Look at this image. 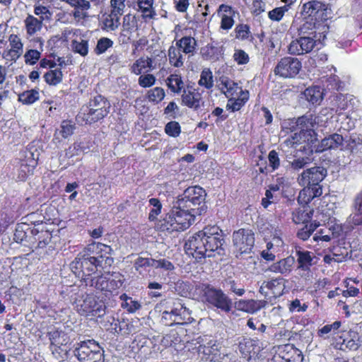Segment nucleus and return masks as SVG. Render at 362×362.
Wrapping results in <instances>:
<instances>
[{
  "mask_svg": "<svg viewBox=\"0 0 362 362\" xmlns=\"http://www.w3.org/2000/svg\"><path fill=\"white\" fill-rule=\"evenodd\" d=\"M72 49L74 52L79 54L82 57H85L88 53V42L86 40H73Z\"/></svg>",
  "mask_w": 362,
  "mask_h": 362,
  "instance_id": "50",
  "label": "nucleus"
},
{
  "mask_svg": "<svg viewBox=\"0 0 362 362\" xmlns=\"http://www.w3.org/2000/svg\"><path fill=\"white\" fill-rule=\"evenodd\" d=\"M321 116L307 114L298 118L296 126L299 133H295L286 139L281 144L282 148H293L295 151L310 150L313 152V144L317 142L315 129L325 125Z\"/></svg>",
  "mask_w": 362,
  "mask_h": 362,
  "instance_id": "2",
  "label": "nucleus"
},
{
  "mask_svg": "<svg viewBox=\"0 0 362 362\" xmlns=\"http://www.w3.org/2000/svg\"><path fill=\"white\" fill-rule=\"evenodd\" d=\"M76 129L75 124L71 120H63L61 123L59 134L66 139L74 134Z\"/></svg>",
  "mask_w": 362,
  "mask_h": 362,
  "instance_id": "51",
  "label": "nucleus"
},
{
  "mask_svg": "<svg viewBox=\"0 0 362 362\" xmlns=\"http://www.w3.org/2000/svg\"><path fill=\"white\" fill-rule=\"evenodd\" d=\"M288 11V6L277 7L268 13V17L273 21H280Z\"/></svg>",
  "mask_w": 362,
  "mask_h": 362,
  "instance_id": "55",
  "label": "nucleus"
},
{
  "mask_svg": "<svg viewBox=\"0 0 362 362\" xmlns=\"http://www.w3.org/2000/svg\"><path fill=\"white\" fill-rule=\"evenodd\" d=\"M161 305L169 310L173 317L177 320V325L188 324L193 320L191 311L185 306L180 299L165 300L161 303Z\"/></svg>",
  "mask_w": 362,
  "mask_h": 362,
  "instance_id": "13",
  "label": "nucleus"
},
{
  "mask_svg": "<svg viewBox=\"0 0 362 362\" xmlns=\"http://www.w3.org/2000/svg\"><path fill=\"white\" fill-rule=\"evenodd\" d=\"M334 238V233L330 228H323L317 231L313 235V239L315 242H329Z\"/></svg>",
  "mask_w": 362,
  "mask_h": 362,
  "instance_id": "53",
  "label": "nucleus"
},
{
  "mask_svg": "<svg viewBox=\"0 0 362 362\" xmlns=\"http://www.w3.org/2000/svg\"><path fill=\"white\" fill-rule=\"evenodd\" d=\"M268 160L269 168H271V172L276 170L280 166V158L275 150H272L269 153Z\"/></svg>",
  "mask_w": 362,
  "mask_h": 362,
  "instance_id": "61",
  "label": "nucleus"
},
{
  "mask_svg": "<svg viewBox=\"0 0 362 362\" xmlns=\"http://www.w3.org/2000/svg\"><path fill=\"white\" fill-rule=\"evenodd\" d=\"M344 138L341 134H332L322 139L321 142L313 144V151L322 152L330 149H337L343 145Z\"/></svg>",
  "mask_w": 362,
  "mask_h": 362,
  "instance_id": "19",
  "label": "nucleus"
},
{
  "mask_svg": "<svg viewBox=\"0 0 362 362\" xmlns=\"http://www.w3.org/2000/svg\"><path fill=\"white\" fill-rule=\"evenodd\" d=\"M236 38L240 40H247L250 37V31L249 25L246 24H240L235 29Z\"/></svg>",
  "mask_w": 362,
  "mask_h": 362,
  "instance_id": "63",
  "label": "nucleus"
},
{
  "mask_svg": "<svg viewBox=\"0 0 362 362\" xmlns=\"http://www.w3.org/2000/svg\"><path fill=\"white\" fill-rule=\"evenodd\" d=\"M30 156L25 159L21 160L15 171L16 180L25 181L28 177L33 174L34 169L37 165L36 160L33 158V153H30Z\"/></svg>",
  "mask_w": 362,
  "mask_h": 362,
  "instance_id": "18",
  "label": "nucleus"
},
{
  "mask_svg": "<svg viewBox=\"0 0 362 362\" xmlns=\"http://www.w3.org/2000/svg\"><path fill=\"white\" fill-rule=\"evenodd\" d=\"M165 133L173 137H177L180 134V126L177 122H168L165 127Z\"/></svg>",
  "mask_w": 362,
  "mask_h": 362,
  "instance_id": "60",
  "label": "nucleus"
},
{
  "mask_svg": "<svg viewBox=\"0 0 362 362\" xmlns=\"http://www.w3.org/2000/svg\"><path fill=\"white\" fill-rule=\"evenodd\" d=\"M198 83L206 89H211L214 86L213 74L209 69L202 70Z\"/></svg>",
  "mask_w": 362,
  "mask_h": 362,
  "instance_id": "44",
  "label": "nucleus"
},
{
  "mask_svg": "<svg viewBox=\"0 0 362 362\" xmlns=\"http://www.w3.org/2000/svg\"><path fill=\"white\" fill-rule=\"evenodd\" d=\"M291 29L296 31L299 37H319L322 33L317 32L315 23L313 19L300 20L299 22L296 20L291 25Z\"/></svg>",
  "mask_w": 362,
  "mask_h": 362,
  "instance_id": "17",
  "label": "nucleus"
},
{
  "mask_svg": "<svg viewBox=\"0 0 362 362\" xmlns=\"http://www.w3.org/2000/svg\"><path fill=\"white\" fill-rule=\"evenodd\" d=\"M255 348V341L251 339L244 338L240 341L238 349L240 352L245 357L247 356L251 352L254 351Z\"/></svg>",
  "mask_w": 362,
  "mask_h": 362,
  "instance_id": "46",
  "label": "nucleus"
},
{
  "mask_svg": "<svg viewBox=\"0 0 362 362\" xmlns=\"http://www.w3.org/2000/svg\"><path fill=\"white\" fill-rule=\"evenodd\" d=\"M110 108L91 109L83 113V119L88 124H92L103 119L110 112Z\"/></svg>",
  "mask_w": 362,
  "mask_h": 362,
  "instance_id": "33",
  "label": "nucleus"
},
{
  "mask_svg": "<svg viewBox=\"0 0 362 362\" xmlns=\"http://www.w3.org/2000/svg\"><path fill=\"white\" fill-rule=\"evenodd\" d=\"M319 226L320 223L317 222L310 223L309 225L306 224L298 229L297 232L298 238L302 240H308Z\"/></svg>",
  "mask_w": 362,
  "mask_h": 362,
  "instance_id": "45",
  "label": "nucleus"
},
{
  "mask_svg": "<svg viewBox=\"0 0 362 362\" xmlns=\"http://www.w3.org/2000/svg\"><path fill=\"white\" fill-rule=\"evenodd\" d=\"M176 47H179L180 51L185 54L194 55L196 50L197 41L192 37L185 36L176 42Z\"/></svg>",
  "mask_w": 362,
  "mask_h": 362,
  "instance_id": "31",
  "label": "nucleus"
},
{
  "mask_svg": "<svg viewBox=\"0 0 362 362\" xmlns=\"http://www.w3.org/2000/svg\"><path fill=\"white\" fill-rule=\"evenodd\" d=\"M294 159L291 161L288 159L290 158L288 156H286L287 161L289 163L291 168L296 171H298L300 169H303L305 166L310 163V158L308 157H298L294 155Z\"/></svg>",
  "mask_w": 362,
  "mask_h": 362,
  "instance_id": "49",
  "label": "nucleus"
},
{
  "mask_svg": "<svg viewBox=\"0 0 362 362\" xmlns=\"http://www.w3.org/2000/svg\"><path fill=\"white\" fill-rule=\"evenodd\" d=\"M201 54L204 59L216 62L223 54L221 47L208 44L201 49Z\"/></svg>",
  "mask_w": 362,
  "mask_h": 362,
  "instance_id": "35",
  "label": "nucleus"
},
{
  "mask_svg": "<svg viewBox=\"0 0 362 362\" xmlns=\"http://www.w3.org/2000/svg\"><path fill=\"white\" fill-rule=\"evenodd\" d=\"M327 175V170L322 166H315L303 170L298 177V182L300 186H308L316 189L321 187V182Z\"/></svg>",
  "mask_w": 362,
  "mask_h": 362,
  "instance_id": "11",
  "label": "nucleus"
},
{
  "mask_svg": "<svg viewBox=\"0 0 362 362\" xmlns=\"http://www.w3.org/2000/svg\"><path fill=\"white\" fill-rule=\"evenodd\" d=\"M124 281V276L119 273H114L111 276L100 275L95 277L85 279L86 286L93 287L96 290L112 293L119 289Z\"/></svg>",
  "mask_w": 362,
  "mask_h": 362,
  "instance_id": "7",
  "label": "nucleus"
},
{
  "mask_svg": "<svg viewBox=\"0 0 362 362\" xmlns=\"http://www.w3.org/2000/svg\"><path fill=\"white\" fill-rule=\"evenodd\" d=\"M34 13L40 17L39 20L49 21L52 18V13L47 7L44 6H35Z\"/></svg>",
  "mask_w": 362,
  "mask_h": 362,
  "instance_id": "58",
  "label": "nucleus"
},
{
  "mask_svg": "<svg viewBox=\"0 0 362 362\" xmlns=\"http://www.w3.org/2000/svg\"><path fill=\"white\" fill-rule=\"evenodd\" d=\"M77 312L81 315L101 317L105 313V305L102 301H97L93 295L86 294L76 301Z\"/></svg>",
  "mask_w": 362,
  "mask_h": 362,
  "instance_id": "9",
  "label": "nucleus"
},
{
  "mask_svg": "<svg viewBox=\"0 0 362 362\" xmlns=\"http://www.w3.org/2000/svg\"><path fill=\"white\" fill-rule=\"evenodd\" d=\"M66 2L71 6L74 7L76 9H81L82 11H87L90 8V2L87 0H61Z\"/></svg>",
  "mask_w": 362,
  "mask_h": 362,
  "instance_id": "62",
  "label": "nucleus"
},
{
  "mask_svg": "<svg viewBox=\"0 0 362 362\" xmlns=\"http://www.w3.org/2000/svg\"><path fill=\"white\" fill-rule=\"evenodd\" d=\"M223 242L222 230L218 226H206L187 239L185 249L187 255L199 260L216 255H223Z\"/></svg>",
  "mask_w": 362,
  "mask_h": 362,
  "instance_id": "1",
  "label": "nucleus"
},
{
  "mask_svg": "<svg viewBox=\"0 0 362 362\" xmlns=\"http://www.w3.org/2000/svg\"><path fill=\"white\" fill-rule=\"evenodd\" d=\"M136 24L135 17L130 14L125 15L123 17L122 21V35L126 36L127 34H129L132 32V30Z\"/></svg>",
  "mask_w": 362,
  "mask_h": 362,
  "instance_id": "54",
  "label": "nucleus"
},
{
  "mask_svg": "<svg viewBox=\"0 0 362 362\" xmlns=\"http://www.w3.org/2000/svg\"><path fill=\"white\" fill-rule=\"evenodd\" d=\"M40 52L36 49H30L24 55L25 62L27 64L33 65L40 58Z\"/></svg>",
  "mask_w": 362,
  "mask_h": 362,
  "instance_id": "64",
  "label": "nucleus"
},
{
  "mask_svg": "<svg viewBox=\"0 0 362 362\" xmlns=\"http://www.w3.org/2000/svg\"><path fill=\"white\" fill-rule=\"evenodd\" d=\"M165 93L163 88L155 87L147 92L146 97L148 101L158 103L163 100Z\"/></svg>",
  "mask_w": 362,
  "mask_h": 362,
  "instance_id": "47",
  "label": "nucleus"
},
{
  "mask_svg": "<svg viewBox=\"0 0 362 362\" xmlns=\"http://www.w3.org/2000/svg\"><path fill=\"white\" fill-rule=\"evenodd\" d=\"M353 214L350 215L349 221L354 226L362 225V191L359 192L354 199Z\"/></svg>",
  "mask_w": 362,
  "mask_h": 362,
  "instance_id": "25",
  "label": "nucleus"
},
{
  "mask_svg": "<svg viewBox=\"0 0 362 362\" xmlns=\"http://www.w3.org/2000/svg\"><path fill=\"white\" fill-rule=\"evenodd\" d=\"M203 302L209 307L228 313L232 308V300L220 288H216L207 284H199L197 286Z\"/></svg>",
  "mask_w": 362,
  "mask_h": 362,
  "instance_id": "5",
  "label": "nucleus"
},
{
  "mask_svg": "<svg viewBox=\"0 0 362 362\" xmlns=\"http://www.w3.org/2000/svg\"><path fill=\"white\" fill-rule=\"evenodd\" d=\"M295 262L293 257L288 256L272 264L268 267L267 271L287 276L293 270Z\"/></svg>",
  "mask_w": 362,
  "mask_h": 362,
  "instance_id": "22",
  "label": "nucleus"
},
{
  "mask_svg": "<svg viewBox=\"0 0 362 362\" xmlns=\"http://www.w3.org/2000/svg\"><path fill=\"white\" fill-rule=\"evenodd\" d=\"M111 105L110 102L101 95H98L91 98L89 101L88 106L86 107V110L93 109H103L110 108Z\"/></svg>",
  "mask_w": 362,
  "mask_h": 362,
  "instance_id": "40",
  "label": "nucleus"
},
{
  "mask_svg": "<svg viewBox=\"0 0 362 362\" xmlns=\"http://www.w3.org/2000/svg\"><path fill=\"white\" fill-rule=\"evenodd\" d=\"M340 321H335L331 325H326L318 330V336L320 337H323L325 335L331 333L334 334L336 331L340 327Z\"/></svg>",
  "mask_w": 362,
  "mask_h": 362,
  "instance_id": "57",
  "label": "nucleus"
},
{
  "mask_svg": "<svg viewBox=\"0 0 362 362\" xmlns=\"http://www.w3.org/2000/svg\"><path fill=\"white\" fill-rule=\"evenodd\" d=\"M304 95L308 101L312 104L319 103L322 99V92L319 87L306 88Z\"/></svg>",
  "mask_w": 362,
  "mask_h": 362,
  "instance_id": "43",
  "label": "nucleus"
},
{
  "mask_svg": "<svg viewBox=\"0 0 362 362\" xmlns=\"http://www.w3.org/2000/svg\"><path fill=\"white\" fill-rule=\"evenodd\" d=\"M74 353L80 362L104 361V351L94 340L84 341L78 344Z\"/></svg>",
  "mask_w": 362,
  "mask_h": 362,
  "instance_id": "6",
  "label": "nucleus"
},
{
  "mask_svg": "<svg viewBox=\"0 0 362 362\" xmlns=\"http://www.w3.org/2000/svg\"><path fill=\"white\" fill-rule=\"evenodd\" d=\"M265 301L255 300H239L235 303L237 310L247 313H255L264 307Z\"/></svg>",
  "mask_w": 362,
  "mask_h": 362,
  "instance_id": "24",
  "label": "nucleus"
},
{
  "mask_svg": "<svg viewBox=\"0 0 362 362\" xmlns=\"http://www.w3.org/2000/svg\"><path fill=\"white\" fill-rule=\"evenodd\" d=\"M325 35H320L319 37H299V39L293 40L288 50L291 54L300 55L310 52L316 46L317 42L324 40Z\"/></svg>",
  "mask_w": 362,
  "mask_h": 362,
  "instance_id": "16",
  "label": "nucleus"
},
{
  "mask_svg": "<svg viewBox=\"0 0 362 362\" xmlns=\"http://www.w3.org/2000/svg\"><path fill=\"white\" fill-rule=\"evenodd\" d=\"M122 16L111 11L110 13H105L102 16L101 28L106 31H114L118 28L120 25V17Z\"/></svg>",
  "mask_w": 362,
  "mask_h": 362,
  "instance_id": "27",
  "label": "nucleus"
},
{
  "mask_svg": "<svg viewBox=\"0 0 362 362\" xmlns=\"http://www.w3.org/2000/svg\"><path fill=\"white\" fill-rule=\"evenodd\" d=\"M303 188L300 191L298 197V202L300 205L305 206L312 199L319 197L322 194V188L317 187L315 189L310 187L303 186Z\"/></svg>",
  "mask_w": 362,
  "mask_h": 362,
  "instance_id": "26",
  "label": "nucleus"
},
{
  "mask_svg": "<svg viewBox=\"0 0 362 362\" xmlns=\"http://www.w3.org/2000/svg\"><path fill=\"white\" fill-rule=\"evenodd\" d=\"M63 74L61 69H55L47 71L44 78L45 81L52 86H56L60 83L62 81Z\"/></svg>",
  "mask_w": 362,
  "mask_h": 362,
  "instance_id": "42",
  "label": "nucleus"
},
{
  "mask_svg": "<svg viewBox=\"0 0 362 362\" xmlns=\"http://www.w3.org/2000/svg\"><path fill=\"white\" fill-rule=\"evenodd\" d=\"M113 41L108 37H101L98 42L95 48L96 54L100 55L105 53L109 48L113 46Z\"/></svg>",
  "mask_w": 362,
  "mask_h": 362,
  "instance_id": "52",
  "label": "nucleus"
},
{
  "mask_svg": "<svg viewBox=\"0 0 362 362\" xmlns=\"http://www.w3.org/2000/svg\"><path fill=\"white\" fill-rule=\"evenodd\" d=\"M326 9L325 5L317 0L309 1L305 3L302 7V14L305 16H315L320 11Z\"/></svg>",
  "mask_w": 362,
  "mask_h": 362,
  "instance_id": "29",
  "label": "nucleus"
},
{
  "mask_svg": "<svg viewBox=\"0 0 362 362\" xmlns=\"http://www.w3.org/2000/svg\"><path fill=\"white\" fill-rule=\"evenodd\" d=\"M313 214V210H308L307 209H303V210L300 209L297 212V215H296L293 218V220L296 223L302 222L303 223H307L312 218Z\"/></svg>",
  "mask_w": 362,
  "mask_h": 362,
  "instance_id": "56",
  "label": "nucleus"
},
{
  "mask_svg": "<svg viewBox=\"0 0 362 362\" xmlns=\"http://www.w3.org/2000/svg\"><path fill=\"white\" fill-rule=\"evenodd\" d=\"M168 88L174 93L179 94L184 89V82L179 73L170 74L165 80Z\"/></svg>",
  "mask_w": 362,
  "mask_h": 362,
  "instance_id": "32",
  "label": "nucleus"
},
{
  "mask_svg": "<svg viewBox=\"0 0 362 362\" xmlns=\"http://www.w3.org/2000/svg\"><path fill=\"white\" fill-rule=\"evenodd\" d=\"M146 68L151 70L154 69L153 66V60L150 57H141L135 61V62L131 66V71L136 75L141 74L142 71Z\"/></svg>",
  "mask_w": 362,
  "mask_h": 362,
  "instance_id": "38",
  "label": "nucleus"
},
{
  "mask_svg": "<svg viewBox=\"0 0 362 362\" xmlns=\"http://www.w3.org/2000/svg\"><path fill=\"white\" fill-rule=\"evenodd\" d=\"M278 354L282 359L281 362H302L303 360L301 351L291 344L280 346Z\"/></svg>",
  "mask_w": 362,
  "mask_h": 362,
  "instance_id": "20",
  "label": "nucleus"
},
{
  "mask_svg": "<svg viewBox=\"0 0 362 362\" xmlns=\"http://www.w3.org/2000/svg\"><path fill=\"white\" fill-rule=\"evenodd\" d=\"M285 280L281 277L272 279L270 281H265L267 289L269 290L274 297L281 296L285 288Z\"/></svg>",
  "mask_w": 362,
  "mask_h": 362,
  "instance_id": "36",
  "label": "nucleus"
},
{
  "mask_svg": "<svg viewBox=\"0 0 362 362\" xmlns=\"http://www.w3.org/2000/svg\"><path fill=\"white\" fill-rule=\"evenodd\" d=\"M205 190L199 186H192L187 188L177 200L181 206L192 211L194 209L203 208L206 209L204 201L206 198Z\"/></svg>",
  "mask_w": 362,
  "mask_h": 362,
  "instance_id": "8",
  "label": "nucleus"
},
{
  "mask_svg": "<svg viewBox=\"0 0 362 362\" xmlns=\"http://www.w3.org/2000/svg\"><path fill=\"white\" fill-rule=\"evenodd\" d=\"M235 11L233 8L226 4H221L219 6L218 13L221 17V28L223 30H230L233 24V15Z\"/></svg>",
  "mask_w": 362,
  "mask_h": 362,
  "instance_id": "23",
  "label": "nucleus"
},
{
  "mask_svg": "<svg viewBox=\"0 0 362 362\" xmlns=\"http://www.w3.org/2000/svg\"><path fill=\"white\" fill-rule=\"evenodd\" d=\"M198 354L202 360L209 361H219L221 358V346L216 340L211 337L204 336L197 339Z\"/></svg>",
  "mask_w": 362,
  "mask_h": 362,
  "instance_id": "10",
  "label": "nucleus"
},
{
  "mask_svg": "<svg viewBox=\"0 0 362 362\" xmlns=\"http://www.w3.org/2000/svg\"><path fill=\"white\" fill-rule=\"evenodd\" d=\"M150 206H152L149 214L148 219L150 221H154L157 219V216L161 213L162 204L157 198H151L148 201Z\"/></svg>",
  "mask_w": 362,
  "mask_h": 362,
  "instance_id": "48",
  "label": "nucleus"
},
{
  "mask_svg": "<svg viewBox=\"0 0 362 362\" xmlns=\"http://www.w3.org/2000/svg\"><path fill=\"white\" fill-rule=\"evenodd\" d=\"M220 89L223 91L227 98H232L238 95V90L241 87L238 84L228 77L222 76L220 78Z\"/></svg>",
  "mask_w": 362,
  "mask_h": 362,
  "instance_id": "28",
  "label": "nucleus"
},
{
  "mask_svg": "<svg viewBox=\"0 0 362 362\" xmlns=\"http://www.w3.org/2000/svg\"><path fill=\"white\" fill-rule=\"evenodd\" d=\"M119 298L122 300L121 307L130 313H134L141 308V303L134 300L132 297H129L127 294L123 293Z\"/></svg>",
  "mask_w": 362,
  "mask_h": 362,
  "instance_id": "39",
  "label": "nucleus"
},
{
  "mask_svg": "<svg viewBox=\"0 0 362 362\" xmlns=\"http://www.w3.org/2000/svg\"><path fill=\"white\" fill-rule=\"evenodd\" d=\"M182 105L194 110H198L201 105L202 95L197 89L191 86H187L182 90Z\"/></svg>",
  "mask_w": 362,
  "mask_h": 362,
  "instance_id": "21",
  "label": "nucleus"
},
{
  "mask_svg": "<svg viewBox=\"0 0 362 362\" xmlns=\"http://www.w3.org/2000/svg\"><path fill=\"white\" fill-rule=\"evenodd\" d=\"M25 28L26 33L28 36H33L40 32L42 28V20L34 17L32 15H28L24 20Z\"/></svg>",
  "mask_w": 362,
  "mask_h": 362,
  "instance_id": "34",
  "label": "nucleus"
},
{
  "mask_svg": "<svg viewBox=\"0 0 362 362\" xmlns=\"http://www.w3.org/2000/svg\"><path fill=\"white\" fill-rule=\"evenodd\" d=\"M168 56L170 64L174 67L180 68L184 65L185 59L179 47L170 46L168 49Z\"/></svg>",
  "mask_w": 362,
  "mask_h": 362,
  "instance_id": "37",
  "label": "nucleus"
},
{
  "mask_svg": "<svg viewBox=\"0 0 362 362\" xmlns=\"http://www.w3.org/2000/svg\"><path fill=\"white\" fill-rule=\"evenodd\" d=\"M298 274L305 280L313 277L311 267L315 264V255L313 252L305 250L296 251Z\"/></svg>",
  "mask_w": 362,
  "mask_h": 362,
  "instance_id": "15",
  "label": "nucleus"
},
{
  "mask_svg": "<svg viewBox=\"0 0 362 362\" xmlns=\"http://www.w3.org/2000/svg\"><path fill=\"white\" fill-rule=\"evenodd\" d=\"M47 334L50 341V349L53 354L57 352L62 346L66 344L65 334L63 332L52 329Z\"/></svg>",
  "mask_w": 362,
  "mask_h": 362,
  "instance_id": "30",
  "label": "nucleus"
},
{
  "mask_svg": "<svg viewBox=\"0 0 362 362\" xmlns=\"http://www.w3.org/2000/svg\"><path fill=\"white\" fill-rule=\"evenodd\" d=\"M110 247L100 243L93 242L79 252L70 264L71 271L78 277L90 278L91 275L103 269L105 254L109 253Z\"/></svg>",
  "mask_w": 362,
  "mask_h": 362,
  "instance_id": "3",
  "label": "nucleus"
},
{
  "mask_svg": "<svg viewBox=\"0 0 362 362\" xmlns=\"http://www.w3.org/2000/svg\"><path fill=\"white\" fill-rule=\"evenodd\" d=\"M156 81V78L153 74H148L140 76L138 83L142 88H149L155 84Z\"/></svg>",
  "mask_w": 362,
  "mask_h": 362,
  "instance_id": "59",
  "label": "nucleus"
},
{
  "mask_svg": "<svg viewBox=\"0 0 362 362\" xmlns=\"http://www.w3.org/2000/svg\"><path fill=\"white\" fill-rule=\"evenodd\" d=\"M233 241L235 250L240 255L251 252L255 244V234L251 230L240 229L233 234Z\"/></svg>",
  "mask_w": 362,
  "mask_h": 362,
  "instance_id": "14",
  "label": "nucleus"
},
{
  "mask_svg": "<svg viewBox=\"0 0 362 362\" xmlns=\"http://www.w3.org/2000/svg\"><path fill=\"white\" fill-rule=\"evenodd\" d=\"M40 94L38 90L31 89L20 93L18 95V101L25 105L33 104L35 101L38 100Z\"/></svg>",
  "mask_w": 362,
  "mask_h": 362,
  "instance_id": "41",
  "label": "nucleus"
},
{
  "mask_svg": "<svg viewBox=\"0 0 362 362\" xmlns=\"http://www.w3.org/2000/svg\"><path fill=\"white\" fill-rule=\"evenodd\" d=\"M302 68L301 62L296 57H286L276 65L274 73L283 78H294Z\"/></svg>",
  "mask_w": 362,
  "mask_h": 362,
  "instance_id": "12",
  "label": "nucleus"
},
{
  "mask_svg": "<svg viewBox=\"0 0 362 362\" xmlns=\"http://www.w3.org/2000/svg\"><path fill=\"white\" fill-rule=\"evenodd\" d=\"M203 212V208L190 211L181 206V204L176 202L165 217L159 221L158 227L162 231H183L194 222L197 216L201 215Z\"/></svg>",
  "mask_w": 362,
  "mask_h": 362,
  "instance_id": "4",
  "label": "nucleus"
}]
</instances>
